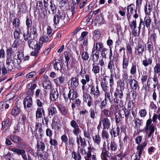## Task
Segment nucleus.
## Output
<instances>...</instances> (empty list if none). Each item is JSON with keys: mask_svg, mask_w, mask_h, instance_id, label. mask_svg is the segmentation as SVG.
Returning a JSON list of instances; mask_svg holds the SVG:
<instances>
[{"mask_svg": "<svg viewBox=\"0 0 160 160\" xmlns=\"http://www.w3.org/2000/svg\"><path fill=\"white\" fill-rule=\"evenodd\" d=\"M28 43L29 47L32 49H36V47L38 46L40 47L39 44L37 43L36 41L34 39V38H31L28 40Z\"/></svg>", "mask_w": 160, "mask_h": 160, "instance_id": "4be33fe9", "label": "nucleus"}, {"mask_svg": "<svg viewBox=\"0 0 160 160\" xmlns=\"http://www.w3.org/2000/svg\"><path fill=\"white\" fill-rule=\"evenodd\" d=\"M93 140L94 143L97 145H99L101 142V138L98 134H96L93 137Z\"/></svg>", "mask_w": 160, "mask_h": 160, "instance_id": "58836bf2", "label": "nucleus"}, {"mask_svg": "<svg viewBox=\"0 0 160 160\" xmlns=\"http://www.w3.org/2000/svg\"><path fill=\"white\" fill-rule=\"evenodd\" d=\"M48 116L50 118H52L53 116H55L57 113V111L55 107L51 106L48 109Z\"/></svg>", "mask_w": 160, "mask_h": 160, "instance_id": "cd10ccee", "label": "nucleus"}, {"mask_svg": "<svg viewBox=\"0 0 160 160\" xmlns=\"http://www.w3.org/2000/svg\"><path fill=\"white\" fill-rule=\"evenodd\" d=\"M146 145L147 143L145 142L142 144L139 145L137 147V150L138 151V156H139V157H141L144 148L146 147Z\"/></svg>", "mask_w": 160, "mask_h": 160, "instance_id": "473e14b6", "label": "nucleus"}, {"mask_svg": "<svg viewBox=\"0 0 160 160\" xmlns=\"http://www.w3.org/2000/svg\"><path fill=\"white\" fill-rule=\"evenodd\" d=\"M70 125L73 128L72 130L73 134L76 136H78L81 132L78 124L75 121L72 120L70 122Z\"/></svg>", "mask_w": 160, "mask_h": 160, "instance_id": "0eeeda50", "label": "nucleus"}, {"mask_svg": "<svg viewBox=\"0 0 160 160\" xmlns=\"http://www.w3.org/2000/svg\"><path fill=\"white\" fill-rule=\"evenodd\" d=\"M20 111L19 108L18 106H16L12 108L11 114L13 116H16L19 113Z\"/></svg>", "mask_w": 160, "mask_h": 160, "instance_id": "8fccbe9b", "label": "nucleus"}, {"mask_svg": "<svg viewBox=\"0 0 160 160\" xmlns=\"http://www.w3.org/2000/svg\"><path fill=\"white\" fill-rule=\"evenodd\" d=\"M110 60L108 64V68L109 70L111 73H112L114 68V66L113 60H112L111 59Z\"/></svg>", "mask_w": 160, "mask_h": 160, "instance_id": "3c124183", "label": "nucleus"}, {"mask_svg": "<svg viewBox=\"0 0 160 160\" xmlns=\"http://www.w3.org/2000/svg\"><path fill=\"white\" fill-rule=\"evenodd\" d=\"M70 101L74 100L78 97L77 92L73 89H70L68 95Z\"/></svg>", "mask_w": 160, "mask_h": 160, "instance_id": "2eb2a0df", "label": "nucleus"}, {"mask_svg": "<svg viewBox=\"0 0 160 160\" xmlns=\"http://www.w3.org/2000/svg\"><path fill=\"white\" fill-rule=\"evenodd\" d=\"M10 139L12 141L16 143H20L22 142V139L19 136L12 135L10 137Z\"/></svg>", "mask_w": 160, "mask_h": 160, "instance_id": "c85d7f7f", "label": "nucleus"}, {"mask_svg": "<svg viewBox=\"0 0 160 160\" xmlns=\"http://www.w3.org/2000/svg\"><path fill=\"white\" fill-rule=\"evenodd\" d=\"M152 63V58L151 57L147 58L145 56L142 61V65L145 67L151 65Z\"/></svg>", "mask_w": 160, "mask_h": 160, "instance_id": "aec40b11", "label": "nucleus"}, {"mask_svg": "<svg viewBox=\"0 0 160 160\" xmlns=\"http://www.w3.org/2000/svg\"><path fill=\"white\" fill-rule=\"evenodd\" d=\"M49 38L47 36H44L41 37L39 40V45L40 46V48L42 46V45L43 43H45L48 41Z\"/></svg>", "mask_w": 160, "mask_h": 160, "instance_id": "ea45409f", "label": "nucleus"}, {"mask_svg": "<svg viewBox=\"0 0 160 160\" xmlns=\"http://www.w3.org/2000/svg\"><path fill=\"white\" fill-rule=\"evenodd\" d=\"M103 44L102 43L98 42L97 41H94V44L92 49H94L97 51H101L103 48Z\"/></svg>", "mask_w": 160, "mask_h": 160, "instance_id": "bb28decb", "label": "nucleus"}, {"mask_svg": "<svg viewBox=\"0 0 160 160\" xmlns=\"http://www.w3.org/2000/svg\"><path fill=\"white\" fill-rule=\"evenodd\" d=\"M123 96V92L121 89L116 90L114 93V98L113 100L115 104H118L119 100L122 99Z\"/></svg>", "mask_w": 160, "mask_h": 160, "instance_id": "423d86ee", "label": "nucleus"}, {"mask_svg": "<svg viewBox=\"0 0 160 160\" xmlns=\"http://www.w3.org/2000/svg\"><path fill=\"white\" fill-rule=\"evenodd\" d=\"M107 148L110 152L112 153H116L118 150V146L116 142L111 141L110 143L108 144Z\"/></svg>", "mask_w": 160, "mask_h": 160, "instance_id": "f8f14e48", "label": "nucleus"}, {"mask_svg": "<svg viewBox=\"0 0 160 160\" xmlns=\"http://www.w3.org/2000/svg\"><path fill=\"white\" fill-rule=\"evenodd\" d=\"M109 151H107L106 149L102 148L101 157L102 160H108L107 156H108Z\"/></svg>", "mask_w": 160, "mask_h": 160, "instance_id": "72a5a7b5", "label": "nucleus"}, {"mask_svg": "<svg viewBox=\"0 0 160 160\" xmlns=\"http://www.w3.org/2000/svg\"><path fill=\"white\" fill-rule=\"evenodd\" d=\"M112 50L110 48L109 50L105 48H103L101 50V55L103 58H107V56H108L109 59H111L112 58Z\"/></svg>", "mask_w": 160, "mask_h": 160, "instance_id": "9d476101", "label": "nucleus"}, {"mask_svg": "<svg viewBox=\"0 0 160 160\" xmlns=\"http://www.w3.org/2000/svg\"><path fill=\"white\" fill-rule=\"evenodd\" d=\"M96 62H93L92 64V71L95 74L100 72V68L98 64L96 63Z\"/></svg>", "mask_w": 160, "mask_h": 160, "instance_id": "7c9ffc66", "label": "nucleus"}, {"mask_svg": "<svg viewBox=\"0 0 160 160\" xmlns=\"http://www.w3.org/2000/svg\"><path fill=\"white\" fill-rule=\"evenodd\" d=\"M137 72L136 65L135 63H132L130 69V73L131 75H135Z\"/></svg>", "mask_w": 160, "mask_h": 160, "instance_id": "0e129e2a", "label": "nucleus"}, {"mask_svg": "<svg viewBox=\"0 0 160 160\" xmlns=\"http://www.w3.org/2000/svg\"><path fill=\"white\" fill-rule=\"evenodd\" d=\"M17 63H6V67L8 68V71H11L12 70L14 69Z\"/></svg>", "mask_w": 160, "mask_h": 160, "instance_id": "bf43d9fd", "label": "nucleus"}, {"mask_svg": "<svg viewBox=\"0 0 160 160\" xmlns=\"http://www.w3.org/2000/svg\"><path fill=\"white\" fill-rule=\"evenodd\" d=\"M96 149L91 145L89 146L88 148V151L86 152V156L85 158H92V160H97L96 157Z\"/></svg>", "mask_w": 160, "mask_h": 160, "instance_id": "39448f33", "label": "nucleus"}, {"mask_svg": "<svg viewBox=\"0 0 160 160\" xmlns=\"http://www.w3.org/2000/svg\"><path fill=\"white\" fill-rule=\"evenodd\" d=\"M142 120L138 118H136L135 119L134 122L135 125L134 128L135 129H138L140 128L142 125Z\"/></svg>", "mask_w": 160, "mask_h": 160, "instance_id": "a18cd8bd", "label": "nucleus"}, {"mask_svg": "<svg viewBox=\"0 0 160 160\" xmlns=\"http://www.w3.org/2000/svg\"><path fill=\"white\" fill-rule=\"evenodd\" d=\"M79 80L78 78H72L70 80V87L72 89L76 88L79 86Z\"/></svg>", "mask_w": 160, "mask_h": 160, "instance_id": "a211bd4d", "label": "nucleus"}, {"mask_svg": "<svg viewBox=\"0 0 160 160\" xmlns=\"http://www.w3.org/2000/svg\"><path fill=\"white\" fill-rule=\"evenodd\" d=\"M131 77L130 79L127 80L128 81V84L129 83L131 88L132 90H136L137 88L139 89V86L138 84V82L136 80L132 78Z\"/></svg>", "mask_w": 160, "mask_h": 160, "instance_id": "1a4fd4ad", "label": "nucleus"}, {"mask_svg": "<svg viewBox=\"0 0 160 160\" xmlns=\"http://www.w3.org/2000/svg\"><path fill=\"white\" fill-rule=\"evenodd\" d=\"M45 111L42 108H38L36 112V119L41 118L42 116H44Z\"/></svg>", "mask_w": 160, "mask_h": 160, "instance_id": "a878e982", "label": "nucleus"}, {"mask_svg": "<svg viewBox=\"0 0 160 160\" xmlns=\"http://www.w3.org/2000/svg\"><path fill=\"white\" fill-rule=\"evenodd\" d=\"M18 12L20 13H25L27 11V7L23 3H20L18 6Z\"/></svg>", "mask_w": 160, "mask_h": 160, "instance_id": "2f4dec72", "label": "nucleus"}, {"mask_svg": "<svg viewBox=\"0 0 160 160\" xmlns=\"http://www.w3.org/2000/svg\"><path fill=\"white\" fill-rule=\"evenodd\" d=\"M23 36L24 39L25 41H28L31 38H32L31 33L30 32L29 30H28L26 32L24 33Z\"/></svg>", "mask_w": 160, "mask_h": 160, "instance_id": "680f3d73", "label": "nucleus"}, {"mask_svg": "<svg viewBox=\"0 0 160 160\" xmlns=\"http://www.w3.org/2000/svg\"><path fill=\"white\" fill-rule=\"evenodd\" d=\"M11 150L18 155H21L22 157L24 160H28V158L25 150L16 148H11Z\"/></svg>", "mask_w": 160, "mask_h": 160, "instance_id": "6e6552de", "label": "nucleus"}, {"mask_svg": "<svg viewBox=\"0 0 160 160\" xmlns=\"http://www.w3.org/2000/svg\"><path fill=\"white\" fill-rule=\"evenodd\" d=\"M59 96V93L56 89H52L50 94V97L52 101H55L57 99Z\"/></svg>", "mask_w": 160, "mask_h": 160, "instance_id": "b1692460", "label": "nucleus"}, {"mask_svg": "<svg viewBox=\"0 0 160 160\" xmlns=\"http://www.w3.org/2000/svg\"><path fill=\"white\" fill-rule=\"evenodd\" d=\"M45 148V145L43 142H37V150L43 151L44 150Z\"/></svg>", "mask_w": 160, "mask_h": 160, "instance_id": "49530a36", "label": "nucleus"}, {"mask_svg": "<svg viewBox=\"0 0 160 160\" xmlns=\"http://www.w3.org/2000/svg\"><path fill=\"white\" fill-rule=\"evenodd\" d=\"M122 77L124 80H125V82H126L127 85H128V81L127 80L130 79H131L128 78V72L127 69H122Z\"/></svg>", "mask_w": 160, "mask_h": 160, "instance_id": "79ce46f5", "label": "nucleus"}, {"mask_svg": "<svg viewBox=\"0 0 160 160\" xmlns=\"http://www.w3.org/2000/svg\"><path fill=\"white\" fill-rule=\"evenodd\" d=\"M156 34L153 32L149 36L148 41H150L155 44L156 43Z\"/></svg>", "mask_w": 160, "mask_h": 160, "instance_id": "c03bdc74", "label": "nucleus"}, {"mask_svg": "<svg viewBox=\"0 0 160 160\" xmlns=\"http://www.w3.org/2000/svg\"><path fill=\"white\" fill-rule=\"evenodd\" d=\"M72 156L75 160H81L82 159L81 156L78 151L77 152H72Z\"/></svg>", "mask_w": 160, "mask_h": 160, "instance_id": "37998d69", "label": "nucleus"}, {"mask_svg": "<svg viewBox=\"0 0 160 160\" xmlns=\"http://www.w3.org/2000/svg\"><path fill=\"white\" fill-rule=\"evenodd\" d=\"M6 57L17 58V67L18 68L20 67V64L21 63L22 59L23 58V55L20 52H16V50L12 48H9L7 49Z\"/></svg>", "mask_w": 160, "mask_h": 160, "instance_id": "f03ea898", "label": "nucleus"}, {"mask_svg": "<svg viewBox=\"0 0 160 160\" xmlns=\"http://www.w3.org/2000/svg\"><path fill=\"white\" fill-rule=\"evenodd\" d=\"M108 130L106 129H103L102 133V138L103 139L107 140L109 138V134L107 131Z\"/></svg>", "mask_w": 160, "mask_h": 160, "instance_id": "e2e57ef3", "label": "nucleus"}, {"mask_svg": "<svg viewBox=\"0 0 160 160\" xmlns=\"http://www.w3.org/2000/svg\"><path fill=\"white\" fill-rule=\"evenodd\" d=\"M62 143L64 142L65 144L66 147H67L68 144V138L67 135L64 134L62 135L61 137Z\"/></svg>", "mask_w": 160, "mask_h": 160, "instance_id": "338daca9", "label": "nucleus"}, {"mask_svg": "<svg viewBox=\"0 0 160 160\" xmlns=\"http://www.w3.org/2000/svg\"><path fill=\"white\" fill-rule=\"evenodd\" d=\"M23 103L25 109L27 108H31L32 105V100L31 97L29 96H27L24 98Z\"/></svg>", "mask_w": 160, "mask_h": 160, "instance_id": "ddd939ff", "label": "nucleus"}, {"mask_svg": "<svg viewBox=\"0 0 160 160\" xmlns=\"http://www.w3.org/2000/svg\"><path fill=\"white\" fill-rule=\"evenodd\" d=\"M135 50L138 55L142 56L144 50V47L142 44H138L135 48Z\"/></svg>", "mask_w": 160, "mask_h": 160, "instance_id": "6ab92c4d", "label": "nucleus"}, {"mask_svg": "<svg viewBox=\"0 0 160 160\" xmlns=\"http://www.w3.org/2000/svg\"><path fill=\"white\" fill-rule=\"evenodd\" d=\"M155 127V125L153 124V123H152V120L151 119H149L147 121L146 126H145L143 130L147 133H148V137H150L151 136H153Z\"/></svg>", "mask_w": 160, "mask_h": 160, "instance_id": "20e7f679", "label": "nucleus"}, {"mask_svg": "<svg viewBox=\"0 0 160 160\" xmlns=\"http://www.w3.org/2000/svg\"><path fill=\"white\" fill-rule=\"evenodd\" d=\"M83 101L84 102H87V100H88L91 96L87 92H85V91H83Z\"/></svg>", "mask_w": 160, "mask_h": 160, "instance_id": "603ef678", "label": "nucleus"}, {"mask_svg": "<svg viewBox=\"0 0 160 160\" xmlns=\"http://www.w3.org/2000/svg\"><path fill=\"white\" fill-rule=\"evenodd\" d=\"M85 79H82L80 82L82 84V89L83 91H85L86 89V85L87 83L88 84L89 87L90 88V94L94 98H97L100 95V91L99 90V86L97 84H95L92 79L91 78L90 75L86 74L85 76Z\"/></svg>", "mask_w": 160, "mask_h": 160, "instance_id": "f257e3e1", "label": "nucleus"}, {"mask_svg": "<svg viewBox=\"0 0 160 160\" xmlns=\"http://www.w3.org/2000/svg\"><path fill=\"white\" fill-rule=\"evenodd\" d=\"M141 29L139 27L132 29V34L134 37H137L138 36L140 33Z\"/></svg>", "mask_w": 160, "mask_h": 160, "instance_id": "864d4df0", "label": "nucleus"}, {"mask_svg": "<svg viewBox=\"0 0 160 160\" xmlns=\"http://www.w3.org/2000/svg\"><path fill=\"white\" fill-rule=\"evenodd\" d=\"M64 80V77L60 76L55 79L54 82L57 85L60 86L63 83Z\"/></svg>", "mask_w": 160, "mask_h": 160, "instance_id": "e433bc0d", "label": "nucleus"}, {"mask_svg": "<svg viewBox=\"0 0 160 160\" xmlns=\"http://www.w3.org/2000/svg\"><path fill=\"white\" fill-rule=\"evenodd\" d=\"M152 10V6L150 4L146 3L144 7V11L145 13V16H150L151 15V13Z\"/></svg>", "mask_w": 160, "mask_h": 160, "instance_id": "f3484780", "label": "nucleus"}, {"mask_svg": "<svg viewBox=\"0 0 160 160\" xmlns=\"http://www.w3.org/2000/svg\"><path fill=\"white\" fill-rule=\"evenodd\" d=\"M109 80V85L110 87H112L114 85V80L112 75L111 74L109 77L108 76H105L103 78V80L100 83V85L102 89L109 88L108 81Z\"/></svg>", "mask_w": 160, "mask_h": 160, "instance_id": "7ed1b4c3", "label": "nucleus"}, {"mask_svg": "<svg viewBox=\"0 0 160 160\" xmlns=\"http://www.w3.org/2000/svg\"><path fill=\"white\" fill-rule=\"evenodd\" d=\"M102 112L105 118L111 117V112L108 109H105L102 110Z\"/></svg>", "mask_w": 160, "mask_h": 160, "instance_id": "69168bd1", "label": "nucleus"}, {"mask_svg": "<svg viewBox=\"0 0 160 160\" xmlns=\"http://www.w3.org/2000/svg\"><path fill=\"white\" fill-rule=\"evenodd\" d=\"M103 129H108L111 125L110 120L108 118H105L102 120Z\"/></svg>", "mask_w": 160, "mask_h": 160, "instance_id": "412c9836", "label": "nucleus"}, {"mask_svg": "<svg viewBox=\"0 0 160 160\" xmlns=\"http://www.w3.org/2000/svg\"><path fill=\"white\" fill-rule=\"evenodd\" d=\"M35 128L36 131L38 130V133L37 132L34 135L35 136V137L37 139H38L39 138L38 134H39V138H41L43 134V130L42 129V126L41 124L39 122H37L36 123Z\"/></svg>", "mask_w": 160, "mask_h": 160, "instance_id": "9b49d317", "label": "nucleus"}, {"mask_svg": "<svg viewBox=\"0 0 160 160\" xmlns=\"http://www.w3.org/2000/svg\"><path fill=\"white\" fill-rule=\"evenodd\" d=\"M6 63H16L15 62V60H17V58H12L6 57Z\"/></svg>", "mask_w": 160, "mask_h": 160, "instance_id": "774afa93", "label": "nucleus"}, {"mask_svg": "<svg viewBox=\"0 0 160 160\" xmlns=\"http://www.w3.org/2000/svg\"><path fill=\"white\" fill-rule=\"evenodd\" d=\"M134 7L135 6L133 4L130 5L127 7V17L128 20L130 18L131 14L130 13H131L133 12V11L134 10Z\"/></svg>", "mask_w": 160, "mask_h": 160, "instance_id": "c756f323", "label": "nucleus"}, {"mask_svg": "<svg viewBox=\"0 0 160 160\" xmlns=\"http://www.w3.org/2000/svg\"><path fill=\"white\" fill-rule=\"evenodd\" d=\"M136 90H132L128 94V96L130 97L131 99H132V100H134L136 98L137 93L136 91Z\"/></svg>", "mask_w": 160, "mask_h": 160, "instance_id": "09e8293b", "label": "nucleus"}, {"mask_svg": "<svg viewBox=\"0 0 160 160\" xmlns=\"http://www.w3.org/2000/svg\"><path fill=\"white\" fill-rule=\"evenodd\" d=\"M62 63L59 61V62L54 61L53 62V67L54 68L58 71L62 69Z\"/></svg>", "mask_w": 160, "mask_h": 160, "instance_id": "de8ad7c7", "label": "nucleus"}, {"mask_svg": "<svg viewBox=\"0 0 160 160\" xmlns=\"http://www.w3.org/2000/svg\"><path fill=\"white\" fill-rule=\"evenodd\" d=\"M22 34L19 28H16L14 32V36L16 39H19L20 37V35Z\"/></svg>", "mask_w": 160, "mask_h": 160, "instance_id": "13d9d810", "label": "nucleus"}, {"mask_svg": "<svg viewBox=\"0 0 160 160\" xmlns=\"http://www.w3.org/2000/svg\"><path fill=\"white\" fill-rule=\"evenodd\" d=\"M153 72L154 74H160V63L156 62V65L153 68Z\"/></svg>", "mask_w": 160, "mask_h": 160, "instance_id": "a19ab883", "label": "nucleus"}, {"mask_svg": "<svg viewBox=\"0 0 160 160\" xmlns=\"http://www.w3.org/2000/svg\"><path fill=\"white\" fill-rule=\"evenodd\" d=\"M77 136L76 142L78 145V149L79 150L80 147H85L87 145V143L85 139L82 138L80 136L79 137L78 136V135Z\"/></svg>", "mask_w": 160, "mask_h": 160, "instance_id": "4468645a", "label": "nucleus"}, {"mask_svg": "<svg viewBox=\"0 0 160 160\" xmlns=\"http://www.w3.org/2000/svg\"><path fill=\"white\" fill-rule=\"evenodd\" d=\"M60 20H64L66 18V14L65 12L63 11H58L56 14Z\"/></svg>", "mask_w": 160, "mask_h": 160, "instance_id": "4d7b16f0", "label": "nucleus"}, {"mask_svg": "<svg viewBox=\"0 0 160 160\" xmlns=\"http://www.w3.org/2000/svg\"><path fill=\"white\" fill-rule=\"evenodd\" d=\"M120 129L119 127L116 126V128H112L110 132L111 136L112 137H116L118 136L120 134Z\"/></svg>", "mask_w": 160, "mask_h": 160, "instance_id": "393cba45", "label": "nucleus"}, {"mask_svg": "<svg viewBox=\"0 0 160 160\" xmlns=\"http://www.w3.org/2000/svg\"><path fill=\"white\" fill-rule=\"evenodd\" d=\"M41 48L39 46H37L36 49H33L34 51H32L30 53L32 56H34L35 57H37L38 55L39 51Z\"/></svg>", "mask_w": 160, "mask_h": 160, "instance_id": "052dcab7", "label": "nucleus"}, {"mask_svg": "<svg viewBox=\"0 0 160 160\" xmlns=\"http://www.w3.org/2000/svg\"><path fill=\"white\" fill-rule=\"evenodd\" d=\"M102 90L104 92V99L106 100L108 99L110 102L111 103L113 100L112 98L111 97V96H112V92L109 90V88L102 89Z\"/></svg>", "mask_w": 160, "mask_h": 160, "instance_id": "dca6fc26", "label": "nucleus"}, {"mask_svg": "<svg viewBox=\"0 0 160 160\" xmlns=\"http://www.w3.org/2000/svg\"><path fill=\"white\" fill-rule=\"evenodd\" d=\"M129 58L128 56H127L124 54L123 56L122 62V69H128V68L129 65Z\"/></svg>", "mask_w": 160, "mask_h": 160, "instance_id": "5701e85b", "label": "nucleus"}, {"mask_svg": "<svg viewBox=\"0 0 160 160\" xmlns=\"http://www.w3.org/2000/svg\"><path fill=\"white\" fill-rule=\"evenodd\" d=\"M58 108L60 112L63 115H66L67 114V110L66 108L61 104H59L58 106Z\"/></svg>", "mask_w": 160, "mask_h": 160, "instance_id": "6e6d98bb", "label": "nucleus"}, {"mask_svg": "<svg viewBox=\"0 0 160 160\" xmlns=\"http://www.w3.org/2000/svg\"><path fill=\"white\" fill-rule=\"evenodd\" d=\"M145 46L149 53H151L154 48L153 43L150 41H147L146 44H145Z\"/></svg>", "mask_w": 160, "mask_h": 160, "instance_id": "c9c22d12", "label": "nucleus"}, {"mask_svg": "<svg viewBox=\"0 0 160 160\" xmlns=\"http://www.w3.org/2000/svg\"><path fill=\"white\" fill-rule=\"evenodd\" d=\"M143 22L146 27L149 29L150 28V26L151 23V19L150 16H148V17L147 18L146 16Z\"/></svg>", "mask_w": 160, "mask_h": 160, "instance_id": "4c0bfd02", "label": "nucleus"}, {"mask_svg": "<svg viewBox=\"0 0 160 160\" xmlns=\"http://www.w3.org/2000/svg\"><path fill=\"white\" fill-rule=\"evenodd\" d=\"M142 76L141 78V82L142 83H143L145 82L148 80V74L146 72L143 75L142 74V72H141Z\"/></svg>", "mask_w": 160, "mask_h": 160, "instance_id": "5fc2aeb1", "label": "nucleus"}, {"mask_svg": "<svg viewBox=\"0 0 160 160\" xmlns=\"http://www.w3.org/2000/svg\"><path fill=\"white\" fill-rule=\"evenodd\" d=\"M42 85L43 87L46 89H49L51 87V82L47 78L44 79Z\"/></svg>", "mask_w": 160, "mask_h": 160, "instance_id": "f704fd0d", "label": "nucleus"}]
</instances>
